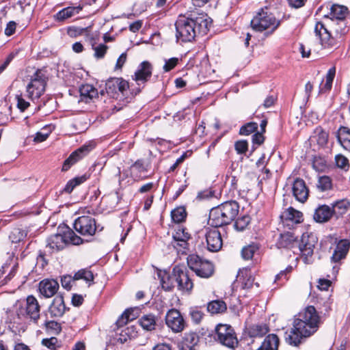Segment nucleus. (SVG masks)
<instances>
[{"label":"nucleus","mask_w":350,"mask_h":350,"mask_svg":"<svg viewBox=\"0 0 350 350\" xmlns=\"http://www.w3.org/2000/svg\"><path fill=\"white\" fill-rule=\"evenodd\" d=\"M331 285V282L325 279H320L319 280L318 287L321 290L327 291Z\"/></svg>","instance_id":"nucleus-64"},{"label":"nucleus","mask_w":350,"mask_h":350,"mask_svg":"<svg viewBox=\"0 0 350 350\" xmlns=\"http://www.w3.org/2000/svg\"><path fill=\"white\" fill-rule=\"evenodd\" d=\"M203 312L197 308H191L190 310V316L191 319L196 323H199L203 318Z\"/></svg>","instance_id":"nucleus-55"},{"label":"nucleus","mask_w":350,"mask_h":350,"mask_svg":"<svg viewBox=\"0 0 350 350\" xmlns=\"http://www.w3.org/2000/svg\"><path fill=\"white\" fill-rule=\"evenodd\" d=\"M66 310L64 298L62 295H57L53 299V302L49 308V312L51 317H61Z\"/></svg>","instance_id":"nucleus-24"},{"label":"nucleus","mask_w":350,"mask_h":350,"mask_svg":"<svg viewBox=\"0 0 350 350\" xmlns=\"http://www.w3.org/2000/svg\"><path fill=\"white\" fill-rule=\"evenodd\" d=\"M57 339L55 337L44 338L42 340V344L51 350H55Z\"/></svg>","instance_id":"nucleus-56"},{"label":"nucleus","mask_w":350,"mask_h":350,"mask_svg":"<svg viewBox=\"0 0 350 350\" xmlns=\"http://www.w3.org/2000/svg\"><path fill=\"white\" fill-rule=\"evenodd\" d=\"M257 129V123L253 122H249L241 127L239 134L241 135H248L256 131Z\"/></svg>","instance_id":"nucleus-46"},{"label":"nucleus","mask_w":350,"mask_h":350,"mask_svg":"<svg viewBox=\"0 0 350 350\" xmlns=\"http://www.w3.org/2000/svg\"><path fill=\"white\" fill-rule=\"evenodd\" d=\"M265 137L261 132H257L252 136V142L254 144L260 145L263 143Z\"/></svg>","instance_id":"nucleus-61"},{"label":"nucleus","mask_w":350,"mask_h":350,"mask_svg":"<svg viewBox=\"0 0 350 350\" xmlns=\"http://www.w3.org/2000/svg\"><path fill=\"white\" fill-rule=\"evenodd\" d=\"M292 191L293 196L300 202H304L308 198V189L301 178H297L294 180Z\"/></svg>","instance_id":"nucleus-23"},{"label":"nucleus","mask_w":350,"mask_h":350,"mask_svg":"<svg viewBox=\"0 0 350 350\" xmlns=\"http://www.w3.org/2000/svg\"><path fill=\"white\" fill-rule=\"evenodd\" d=\"M157 318L152 314L143 315L139 320V325L146 331L154 330L157 326Z\"/></svg>","instance_id":"nucleus-33"},{"label":"nucleus","mask_w":350,"mask_h":350,"mask_svg":"<svg viewBox=\"0 0 350 350\" xmlns=\"http://www.w3.org/2000/svg\"><path fill=\"white\" fill-rule=\"evenodd\" d=\"M332 187L331 179L327 176L319 178L317 187L322 191L329 189Z\"/></svg>","instance_id":"nucleus-47"},{"label":"nucleus","mask_w":350,"mask_h":350,"mask_svg":"<svg viewBox=\"0 0 350 350\" xmlns=\"http://www.w3.org/2000/svg\"><path fill=\"white\" fill-rule=\"evenodd\" d=\"M152 64L148 61H144L139 64L137 70L135 71L134 76L133 77V79L138 85H139L140 83H145L152 76Z\"/></svg>","instance_id":"nucleus-20"},{"label":"nucleus","mask_w":350,"mask_h":350,"mask_svg":"<svg viewBox=\"0 0 350 350\" xmlns=\"http://www.w3.org/2000/svg\"><path fill=\"white\" fill-rule=\"evenodd\" d=\"M129 88V82L122 78H111L105 83L107 93L116 99L124 97L126 94Z\"/></svg>","instance_id":"nucleus-8"},{"label":"nucleus","mask_w":350,"mask_h":350,"mask_svg":"<svg viewBox=\"0 0 350 350\" xmlns=\"http://www.w3.org/2000/svg\"><path fill=\"white\" fill-rule=\"evenodd\" d=\"M132 327H126L121 331L120 333V337L118 338L122 343L126 342L127 337L130 338L133 336V334L131 332Z\"/></svg>","instance_id":"nucleus-58"},{"label":"nucleus","mask_w":350,"mask_h":350,"mask_svg":"<svg viewBox=\"0 0 350 350\" xmlns=\"http://www.w3.org/2000/svg\"><path fill=\"white\" fill-rule=\"evenodd\" d=\"M83 9V6L78 5L76 7H67L58 12L55 18L57 21H64L70 18L76 14H78Z\"/></svg>","instance_id":"nucleus-31"},{"label":"nucleus","mask_w":350,"mask_h":350,"mask_svg":"<svg viewBox=\"0 0 350 350\" xmlns=\"http://www.w3.org/2000/svg\"><path fill=\"white\" fill-rule=\"evenodd\" d=\"M226 309V304L222 300H214L207 305V310L213 314L224 312Z\"/></svg>","instance_id":"nucleus-36"},{"label":"nucleus","mask_w":350,"mask_h":350,"mask_svg":"<svg viewBox=\"0 0 350 350\" xmlns=\"http://www.w3.org/2000/svg\"><path fill=\"white\" fill-rule=\"evenodd\" d=\"M26 237V231L18 228H14L9 235L11 241L16 243L23 241Z\"/></svg>","instance_id":"nucleus-41"},{"label":"nucleus","mask_w":350,"mask_h":350,"mask_svg":"<svg viewBox=\"0 0 350 350\" xmlns=\"http://www.w3.org/2000/svg\"><path fill=\"white\" fill-rule=\"evenodd\" d=\"M280 245L283 247H286L289 243L294 241V237L290 234H281Z\"/></svg>","instance_id":"nucleus-59"},{"label":"nucleus","mask_w":350,"mask_h":350,"mask_svg":"<svg viewBox=\"0 0 350 350\" xmlns=\"http://www.w3.org/2000/svg\"><path fill=\"white\" fill-rule=\"evenodd\" d=\"M92 46L94 51V57L98 59L105 57L108 49V46L105 44H100L98 46H94V44H92Z\"/></svg>","instance_id":"nucleus-44"},{"label":"nucleus","mask_w":350,"mask_h":350,"mask_svg":"<svg viewBox=\"0 0 350 350\" xmlns=\"http://www.w3.org/2000/svg\"><path fill=\"white\" fill-rule=\"evenodd\" d=\"M59 283L53 279H44L39 283V291L46 298L52 297L59 289Z\"/></svg>","instance_id":"nucleus-22"},{"label":"nucleus","mask_w":350,"mask_h":350,"mask_svg":"<svg viewBox=\"0 0 350 350\" xmlns=\"http://www.w3.org/2000/svg\"><path fill=\"white\" fill-rule=\"evenodd\" d=\"M44 325L47 331L53 334H59L62 330L61 325L55 321H46Z\"/></svg>","instance_id":"nucleus-48"},{"label":"nucleus","mask_w":350,"mask_h":350,"mask_svg":"<svg viewBox=\"0 0 350 350\" xmlns=\"http://www.w3.org/2000/svg\"><path fill=\"white\" fill-rule=\"evenodd\" d=\"M259 250L258 244L252 243L243 247L241 250V256L244 260H251L255 253Z\"/></svg>","instance_id":"nucleus-40"},{"label":"nucleus","mask_w":350,"mask_h":350,"mask_svg":"<svg viewBox=\"0 0 350 350\" xmlns=\"http://www.w3.org/2000/svg\"><path fill=\"white\" fill-rule=\"evenodd\" d=\"M88 178H89V176L87 174H83L80 176H77V177L70 180L67 183V184L66 185L63 191L67 193H70L77 186L85 182Z\"/></svg>","instance_id":"nucleus-37"},{"label":"nucleus","mask_w":350,"mask_h":350,"mask_svg":"<svg viewBox=\"0 0 350 350\" xmlns=\"http://www.w3.org/2000/svg\"><path fill=\"white\" fill-rule=\"evenodd\" d=\"M336 75V67L330 68L325 76V83L323 84V81L319 86V93L323 94L329 92L332 87V83Z\"/></svg>","instance_id":"nucleus-34"},{"label":"nucleus","mask_w":350,"mask_h":350,"mask_svg":"<svg viewBox=\"0 0 350 350\" xmlns=\"http://www.w3.org/2000/svg\"><path fill=\"white\" fill-rule=\"evenodd\" d=\"M269 332L267 324H255L250 327L249 334L251 337H262Z\"/></svg>","instance_id":"nucleus-38"},{"label":"nucleus","mask_w":350,"mask_h":350,"mask_svg":"<svg viewBox=\"0 0 350 350\" xmlns=\"http://www.w3.org/2000/svg\"><path fill=\"white\" fill-rule=\"evenodd\" d=\"M333 216L332 208L327 205H321L315 209L313 218L318 223L328 221Z\"/></svg>","instance_id":"nucleus-25"},{"label":"nucleus","mask_w":350,"mask_h":350,"mask_svg":"<svg viewBox=\"0 0 350 350\" xmlns=\"http://www.w3.org/2000/svg\"><path fill=\"white\" fill-rule=\"evenodd\" d=\"M336 137L340 145L350 151V129L345 126H341L336 133Z\"/></svg>","instance_id":"nucleus-29"},{"label":"nucleus","mask_w":350,"mask_h":350,"mask_svg":"<svg viewBox=\"0 0 350 350\" xmlns=\"http://www.w3.org/2000/svg\"><path fill=\"white\" fill-rule=\"evenodd\" d=\"M335 160L336 165L338 167L343 169L345 170H348L349 167V161L345 157L340 154H338L336 156Z\"/></svg>","instance_id":"nucleus-50"},{"label":"nucleus","mask_w":350,"mask_h":350,"mask_svg":"<svg viewBox=\"0 0 350 350\" xmlns=\"http://www.w3.org/2000/svg\"><path fill=\"white\" fill-rule=\"evenodd\" d=\"M335 247L334 248L332 255L330 257L332 262L340 263L345 260L350 250V240L347 239H336Z\"/></svg>","instance_id":"nucleus-14"},{"label":"nucleus","mask_w":350,"mask_h":350,"mask_svg":"<svg viewBox=\"0 0 350 350\" xmlns=\"http://www.w3.org/2000/svg\"><path fill=\"white\" fill-rule=\"evenodd\" d=\"M348 31L349 28L345 20L331 21L328 27L321 22H317L314 27L315 34L325 48L336 46L342 42V38Z\"/></svg>","instance_id":"nucleus-3"},{"label":"nucleus","mask_w":350,"mask_h":350,"mask_svg":"<svg viewBox=\"0 0 350 350\" xmlns=\"http://www.w3.org/2000/svg\"><path fill=\"white\" fill-rule=\"evenodd\" d=\"M83 239L77 235L69 228H66L62 234L57 233L50 236L47 239V247L53 252H58L63 250L68 244L79 245L83 243Z\"/></svg>","instance_id":"nucleus-5"},{"label":"nucleus","mask_w":350,"mask_h":350,"mask_svg":"<svg viewBox=\"0 0 350 350\" xmlns=\"http://www.w3.org/2000/svg\"><path fill=\"white\" fill-rule=\"evenodd\" d=\"M320 323L321 317L316 308L307 306L295 317L293 327L285 332V341L291 346L298 347L318 330Z\"/></svg>","instance_id":"nucleus-1"},{"label":"nucleus","mask_w":350,"mask_h":350,"mask_svg":"<svg viewBox=\"0 0 350 350\" xmlns=\"http://www.w3.org/2000/svg\"><path fill=\"white\" fill-rule=\"evenodd\" d=\"M74 280H84L87 282H92L94 275L91 271L83 269L79 270L73 276Z\"/></svg>","instance_id":"nucleus-42"},{"label":"nucleus","mask_w":350,"mask_h":350,"mask_svg":"<svg viewBox=\"0 0 350 350\" xmlns=\"http://www.w3.org/2000/svg\"><path fill=\"white\" fill-rule=\"evenodd\" d=\"M235 150L239 154H243L247 150L248 144L246 140H240L234 144Z\"/></svg>","instance_id":"nucleus-53"},{"label":"nucleus","mask_w":350,"mask_h":350,"mask_svg":"<svg viewBox=\"0 0 350 350\" xmlns=\"http://www.w3.org/2000/svg\"><path fill=\"white\" fill-rule=\"evenodd\" d=\"M40 306L33 295L27 296L24 306L18 308L17 314L37 323L40 319Z\"/></svg>","instance_id":"nucleus-7"},{"label":"nucleus","mask_w":350,"mask_h":350,"mask_svg":"<svg viewBox=\"0 0 350 350\" xmlns=\"http://www.w3.org/2000/svg\"><path fill=\"white\" fill-rule=\"evenodd\" d=\"M317 237L314 234H303L299 247L306 264H310L312 262L314 248L317 243Z\"/></svg>","instance_id":"nucleus-11"},{"label":"nucleus","mask_w":350,"mask_h":350,"mask_svg":"<svg viewBox=\"0 0 350 350\" xmlns=\"http://www.w3.org/2000/svg\"><path fill=\"white\" fill-rule=\"evenodd\" d=\"M165 323L168 327L176 333L182 332L185 327L184 319L176 309H171L167 312Z\"/></svg>","instance_id":"nucleus-16"},{"label":"nucleus","mask_w":350,"mask_h":350,"mask_svg":"<svg viewBox=\"0 0 350 350\" xmlns=\"http://www.w3.org/2000/svg\"><path fill=\"white\" fill-rule=\"evenodd\" d=\"M206 241L207 249L213 252L220 250L223 245L221 234L217 229L209 230L206 233Z\"/></svg>","instance_id":"nucleus-19"},{"label":"nucleus","mask_w":350,"mask_h":350,"mask_svg":"<svg viewBox=\"0 0 350 350\" xmlns=\"http://www.w3.org/2000/svg\"><path fill=\"white\" fill-rule=\"evenodd\" d=\"M216 339L223 345L234 348L238 344L234 329L228 325L219 324L215 328Z\"/></svg>","instance_id":"nucleus-9"},{"label":"nucleus","mask_w":350,"mask_h":350,"mask_svg":"<svg viewBox=\"0 0 350 350\" xmlns=\"http://www.w3.org/2000/svg\"><path fill=\"white\" fill-rule=\"evenodd\" d=\"M198 338L194 334L186 335L181 344L182 350H193L198 343Z\"/></svg>","instance_id":"nucleus-39"},{"label":"nucleus","mask_w":350,"mask_h":350,"mask_svg":"<svg viewBox=\"0 0 350 350\" xmlns=\"http://www.w3.org/2000/svg\"><path fill=\"white\" fill-rule=\"evenodd\" d=\"M240 280H241L242 286L245 289H251L254 286L258 288L259 286L258 282H254V278L247 269H245L241 271Z\"/></svg>","instance_id":"nucleus-30"},{"label":"nucleus","mask_w":350,"mask_h":350,"mask_svg":"<svg viewBox=\"0 0 350 350\" xmlns=\"http://www.w3.org/2000/svg\"><path fill=\"white\" fill-rule=\"evenodd\" d=\"M81 101L85 103L90 102L93 98L97 97L98 91L92 85L85 84L81 86L79 89Z\"/></svg>","instance_id":"nucleus-27"},{"label":"nucleus","mask_w":350,"mask_h":350,"mask_svg":"<svg viewBox=\"0 0 350 350\" xmlns=\"http://www.w3.org/2000/svg\"><path fill=\"white\" fill-rule=\"evenodd\" d=\"M46 85L44 77L36 72L27 85L28 97L31 100L40 98L45 91Z\"/></svg>","instance_id":"nucleus-12"},{"label":"nucleus","mask_w":350,"mask_h":350,"mask_svg":"<svg viewBox=\"0 0 350 350\" xmlns=\"http://www.w3.org/2000/svg\"><path fill=\"white\" fill-rule=\"evenodd\" d=\"M74 228L81 235L92 237L96 231V223L92 215H83L75 219Z\"/></svg>","instance_id":"nucleus-10"},{"label":"nucleus","mask_w":350,"mask_h":350,"mask_svg":"<svg viewBox=\"0 0 350 350\" xmlns=\"http://www.w3.org/2000/svg\"><path fill=\"white\" fill-rule=\"evenodd\" d=\"M271 5L261 8L251 21V27L258 32L265 31L266 36L272 34L280 25L282 21L276 18Z\"/></svg>","instance_id":"nucleus-4"},{"label":"nucleus","mask_w":350,"mask_h":350,"mask_svg":"<svg viewBox=\"0 0 350 350\" xmlns=\"http://www.w3.org/2000/svg\"><path fill=\"white\" fill-rule=\"evenodd\" d=\"M211 23V18L204 14L195 18L179 16L175 23L176 39L183 42H191L198 34H206Z\"/></svg>","instance_id":"nucleus-2"},{"label":"nucleus","mask_w":350,"mask_h":350,"mask_svg":"<svg viewBox=\"0 0 350 350\" xmlns=\"http://www.w3.org/2000/svg\"><path fill=\"white\" fill-rule=\"evenodd\" d=\"M178 58L172 57L165 60V64L163 65V70L164 72H167L174 69L178 63Z\"/></svg>","instance_id":"nucleus-49"},{"label":"nucleus","mask_w":350,"mask_h":350,"mask_svg":"<svg viewBox=\"0 0 350 350\" xmlns=\"http://www.w3.org/2000/svg\"><path fill=\"white\" fill-rule=\"evenodd\" d=\"M280 340L274 334H269L257 350H278Z\"/></svg>","instance_id":"nucleus-32"},{"label":"nucleus","mask_w":350,"mask_h":350,"mask_svg":"<svg viewBox=\"0 0 350 350\" xmlns=\"http://www.w3.org/2000/svg\"><path fill=\"white\" fill-rule=\"evenodd\" d=\"M126 60V54L125 53H122L118 57L116 64V69H121Z\"/></svg>","instance_id":"nucleus-63"},{"label":"nucleus","mask_w":350,"mask_h":350,"mask_svg":"<svg viewBox=\"0 0 350 350\" xmlns=\"http://www.w3.org/2000/svg\"><path fill=\"white\" fill-rule=\"evenodd\" d=\"M173 272L180 289L186 291L192 289L193 284L186 268L176 266L174 268Z\"/></svg>","instance_id":"nucleus-17"},{"label":"nucleus","mask_w":350,"mask_h":350,"mask_svg":"<svg viewBox=\"0 0 350 350\" xmlns=\"http://www.w3.org/2000/svg\"><path fill=\"white\" fill-rule=\"evenodd\" d=\"M171 216L174 222H182L186 217L185 209L182 206L178 207L172 211Z\"/></svg>","instance_id":"nucleus-43"},{"label":"nucleus","mask_w":350,"mask_h":350,"mask_svg":"<svg viewBox=\"0 0 350 350\" xmlns=\"http://www.w3.org/2000/svg\"><path fill=\"white\" fill-rule=\"evenodd\" d=\"M172 244L178 252L186 254L188 250V241L191 239L190 234L186 228L179 227L173 234Z\"/></svg>","instance_id":"nucleus-13"},{"label":"nucleus","mask_w":350,"mask_h":350,"mask_svg":"<svg viewBox=\"0 0 350 350\" xmlns=\"http://www.w3.org/2000/svg\"><path fill=\"white\" fill-rule=\"evenodd\" d=\"M131 312H132V310H125L124 313L118 319L116 324L118 328H120L127 324V323L129 321V317L126 315Z\"/></svg>","instance_id":"nucleus-54"},{"label":"nucleus","mask_w":350,"mask_h":350,"mask_svg":"<svg viewBox=\"0 0 350 350\" xmlns=\"http://www.w3.org/2000/svg\"><path fill=\"white\" fill-rule=\"evenodd\" d=\"M349 14L348 8L346 6L334 4L330 8L331 21L336 20H345Z\"/></svg>","instance_id":"nucleus-28"},{"label":"nucleus","mask_w":350,"mask_h":350,"mask_svg":"<svg viewBox=\"0 0 350 350\" xmlns=\"http://www.w3.org/2000/svg\"><path fill=\"white\" fill-rule=\"evenodd\" d=\"M350 206V203L346 200H342L336 202L332 208L333 216L335 215L336 218L343 215L347 211L349 207Z\"/></svg>","instance_id":"nucleus-35"},{"label":"nucleus","mask_w":350,"mask_h":350,"mask_svg":"<svg viewBox=\"0 0 350 350\" xmlns=\"http://www.w3.org/2000/svg\"><path fill=\"white\" fill-rule=\"evenodd\" d=\"M226 214L223 210V206L220 205L213 208L209 213L208 224L215 228L221 227L230 224V221L226 219Z\"/></svg>","instance_id":"nucleus-18"},{"label":"nucleus","mask_w":350,"mask_h":350,"mask_svg":"<svg viewBox=\"0 0 350 350\" xmlns=\"http://www.w3.org/2000/svg\"><path fill=\"white\" fill-rule=\"evenodd\" d=\"M16 23L14 21H10L5 29V34L8 36L13 35L15 32Z\"/></svg>","instance_id":"nucleus-60"},{"label":"nucleus","mask_w":350,"mask_h":350,"mask_svg":"<svg viewBox=\"0 0 350 350\" xmlns=\"http://www.w3.org/2000/svg\"><path fill=\"white\" fill-rule=\"evenodd\" d=\"M70 275H64L61 278V283L63 288L70 290L72 287V282L75 281Z\"/></svg>","instance_id":"nucleus-57"},{"label":"nucleus","mask_w":350,"mask_h":350,"mask_svg":"<svg viewBox=\"0 0 350 350\" xmlns=\"http://www.w3.org/2000/svg\"><path fill=\"white\" fill-rule=\"evenodd\" d=\"M250 223V217L243 216L236 220L234 226L238 230H243Z\"/></svg>","instance_id":"nucleus-51"},{"label":"nucleus","mask_w":350,"mask_h":350,"mask_svg":"<svg viewBox=\"0 0 350 350\" xmlns=\"http://www.w3.org/2000/svg\"><path fill=\"white\" fill-rule=\"evenodd\" d=\"M19 8L20 11L22 14L27 13V14H31L33 12V7L31 5L30 3L27 0H19L17 1L14 8Z\"/></svg>","instance_id":"nucleus-45"},{"label":"nucleus","mask_w":350,"mask_h":350,"mask_svg":"<svg viewBox=\"0 0 350 350\" xmlns=\"http://www.w3.org/2000/svg\"><path fill=\"white\" fill-rule=\"evenodd\" d=\"M187 264L191 270L200 278H208L214 273V266L208 260H203L197 255H189L187 258Z\"/></svg>","instance_id":"nucleus-6"},{"label":"nucleus","mask_w":350,"mask_h":350,"mask_svg":"<svg viewBox=\"0 0 350 350\" xmlns=\"http://www.w3.org/2000/svg\"><path fill=\"white\" fill-rule=\"evenodd\" d=\"M306 1L307 0H288V2L291 7L299 8L305 5Z\"/></svg>","instance_id":"nucleus-62"},{"label":"nucleus","mask_w":350,"mask_h":350,"mask_svg":"<svg viewBox=\"0 0 350 350\" xmlns=\"http://www.w3.org/2000/svg\"><path fill=\"white\" fill-rule=\"evenodd\" d=\"M16 99L17 100V108L21 112L25 111L30 106V103L28 101L25 100L22 96V95H16Z\"/></svg>","instance_id":"nucleus-52"},{"label":"nucleus","mask_w":350,"mask_h":350,"mask_svg":"<svg viewBox=\"0 0 350 350\" xmlns=\"http://www.w3.org/2000/svg\"><path fill=\"white\" fill-rule=\"evenodd\" d=\"M94 147V143L90 142L88 144H84L72 152L69 157L64 161L62 171H67L72 165L87 155Z\"/></svg>","instance_id":"nucleus-15"},{"label":"nucleus","mask_w":350,"mask_h":350,"mask_svg":"<svg viewBox=\"0 0 350 350\" xmlns=\"http://www.w3.org/2000/svg\"><path fill=\"white\" fill-rule=\"evenodd\" d=\"M302 217V213L293 207L288 208L280 215L282 223L286 226H293L301 223L303 220Z\"/></svg>","instance_id":"nucleus-21"},{"label":"nucleus","mask_w":350,"mask_h":350,"mask_svg":"<svg viewBox=\"0 0 350 350\" xmlns=\"http://www.w3.org/2000/svg\"><path fill=\"white\" fill-rule=\"evenodd\" d=\"M226 219L231 223L239 214V205L236 201H227L221 204Z\"/></svg>","instance_id":"nucleus-26"}]
</instances>
